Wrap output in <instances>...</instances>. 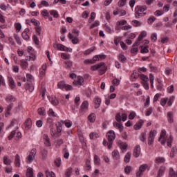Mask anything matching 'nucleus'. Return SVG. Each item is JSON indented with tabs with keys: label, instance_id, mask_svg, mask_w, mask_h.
Returning a JSON list of instances; mask_svg holds the SVG:
<instances>
[{
	"label": "nucleus",
	"instance_id": "0eeeda50",
	"mask_svg": "<svg viewBox=\"0 0 177 177\" xmlns=\"http://www.w3.org/2000/svg\"><path fill=\"white\" fill-rule=\"evenodd\" d=\"M57 88H59V89H65V91H71V89H73V86H71V85L66 84L63 81L58 82Z\"/></svg>",
	"mask_w": 177,
	"mask_h": 177
},
{
	"label": "nucleus",
	"instance_id": "412c9836",
	"mask_svg": "<svg viewBox=\"0 0 177 177\" xmlns=\"http://www.w3.org/2000/svg\"><path fill=\"white\" fill-rule=\"evenodd\" d=\"M19 66L22 70H27V68L28 67V62L25 59H21L19 61Z\"/></svg>",
	"mask_w": 177,
	"mask_h": 177
},
{
	"label": "nucleus",
	"instance_id": "2f4dec72",
	"mask_svg": "<svg viewBox=\"0 0 177 177\" xmlns=\"http://www.w3.org/2000/svg\"><path fill=\"white\" fill-rule=\"evenodd\" d=\"M15 166L19 168L20 167V156L19 154H17L15 156Z\"/></svg>",
	"mask_w": 177,
	"mask_h": 177
},
{
	"label": "nucleus",
	"instance_id": "a878e982",
	"mask_svg": "<svg viewBox=\"0 0 177 177\" xmlns=\"http://www.w3.org/2000/svg\"><path fill=\"white\" fill-rule=\"evenodd\" d=\"M113 127L114 128H116V129H118L120 132H122L124 130V126H122V124L115 122H113Z\"/></svg>",
	"mask_w": 177,
	"mask_h": 177
},
{
	"label": "nucleus",
	"instance_id": "6e6552de",
	"mask_svg": "<svg viewBox=\"0 0 177 177\" xmlns=\"http://www.w3.org/2000/svg\"><path fill=\"white\" fill-rule=\"evenodd\" d=\"M156 135H157V131L156 130H151L149 132V136L148 138V145L149 146H151V145L154 143V138H156Z\"/></svg>",
	"mask_w": 177,
	"mask_h": 177
},
{
	"label": "nucleus",
	"instance_id": "4d7b16f0",
	"mask_svg": "<svg viewBox=\"0 0 177 177\" xmlns=\"http://www.w3.org/2000/svg\"><path fill=\"white\" fill-rule=\"evenodd\" d=\"M127 20L125 19H122V20H120V21H118L116 22L117 24V26H125V24H127Z\"/></svg>",
	"mask_w": 177,
	"mask_h": 177
},
{
	"label": "nucleus",
	"instance_id": "a19ab883",
	"mask_svg": "<svg viewBox=\"0 0 177 177\" xmlns=\"http://www.w3.org/2000/svg\"><path fill=\"white\" fill-rule=\"evenodd\" d=\"M169 177H177V172L174 171V169L171 167L169 173Z\"/></svg>",
	"mask_w": 177,
	"mask_h": 177
},
{
	"label": "nucleus",
	"instance_id": "f8f14e48",
	"mask_svg": "<svg viewBox=\"0 0 177 177\" xmlns=\"http://www.w3.org/2000/svg\"><path fill=\"white\" fill-rule=\"evenodd\" d=\"M97 66L98 71H100L101 75L106 73L107 68L106 67V64L104 62H100V64H97Z\"/></svg>",
	"mask_w": 177,
	"mask_h": 177
},
{
	"label": "nucleus",
	"instance_id": "4c0bfd02",
	"mask_svg": "<svg viewBox=\"0 0 177 177\" xmlns=\"http://www.w3.org/2000/svg\"><path fill=\"white\" fill-rule=\"evenodd\" d=\"M37 111H38V114L39 115H45V114H46V111L45 110V108H44V107L39 108Z\"/></svg>",
	"mask_w": 177,
	"mask_h": 177
},
{
	"label": "nucleus",
	"instance_id": "79ce46f5",
	"mask_svg": "<svg viewBox=\"0 0 177 177\" xmlns=\"http://www.w3.org/2000/svg\"><path fill=\"white\" fill-rule=\"evenodd\" d=\"M140 78L142 82H149V77L145 75H140Z\"/></svg>",
	"mask_w": 177,
	"mask_h": 177
},
{
	"label": "nucleus",
	"instance_id": "1a4fd4ad",
	"mask_svg": "<svg viewBox=\"0 0 177 177\" xmlns=\"http://www.w3.org/2000/svg\"><path fill=\"white\" fill-rule=\"evenodd\" d=\"M147 168H149V165H147V164H143V165H140L139 167V171L136 173V176L141 177L143 172H145V171H146V169H147Z\"/></svg>",
	"mask_w": 177,
	"mask_h": 177
},
{
	"label": "nucleus",
	"instance_id": "774afa93",
	"mask_svg": "<svg viewBox=\"0 0 177 177\" xmlns=\"http://www.w3.org/2000/svg\"><path fill=\"white\" fill-rule=\"evenodd\" d=\"M154 21H156V18L154 17H150L148 19V24H153V23H154Z\"/></svg>",
	"mask_w": 177,
	"mask_h": 177
},
{
	"label": "nucleus",
	"instance_id": "9b49d317",
	"mask_svg": "<svg viewBox=\"0 0 177 177\" xmlns=\"http://www.w3.org/2000/svg\"><path fill=\"white\" fill-rule=\"evenodd\" d=\"M127 118H128V116L126 113H118L115 115V120L118 121V122H121V121H127Z\"/></svg>",
	"mask_w": 177,
	"mask_h": 177
},
{
	"label": "nucleus",
	"instance_id": "c03bdc74",
	"mask_svg": "<svg viewBox=\"0 0 177 177\" xmlns=\"http://www.w3.org/2000/svg\"><path fill=\"white\" fill-rule=\"evenodd\" d=\"M140 52L141 53H149V46H142Z\"/></svg>",
	"mask_w": 177,
	"mask_h": 177
},
{
	"label": "nucleus",
	"instance_id": "f257e3e1",
	"mask_svg": "<svg viewBox=\"0 0 177 177\" xmlns=\"http://www.w3.org/2000/svg\"><path fill=\"white\" fill-rule=\"evenodd\" d=\"M159 142H160L161 145H165L167 142V146L171 147L172 146V136H169V138H167V131L163 129L161 131L160 137L158 139Z\"/></svg>",
	"mask_w": 177,
	"mask_h": 177
},
{
	"label": "nucleus",
	"instance_id": "473e14b6",
	"mask_svg": "<svg viewBox=\"0 0 177 177\" xmlns=\"http://www.w3.org/2000/svg\"><path fill=\"white\" fill-rule=\"evenodd\" d=\"M49 13H50V16L55 17V19H57V17H59V12H57V11L55 10H50Z\"/></svg>",
	"mask_w": 177,
	"mask_h": 177
},
{
	"label": "nucleus",
	"instance_id": "603ef678",
	"mask_svg": "<svg viewBox=\"0 0 177 177\" xmlns=\"http://www.w3.org/2000/svg\"><path fill=\"white\" fill-rule=\"evenodd\" d=\"M127 3V0H120L118 3L119 8H122Z\"/></svg>",
	"mask_w": 177,
	"mask_h": 177
},
{
	"label": "nucleus",
	"instance_id": "58836bf2",
	"mask_svg": "<svg viewBox=\"0 0 177 177\" xmlns=\"http://www.w3.org/2000/svg\"><path fill=\"white\" fill-rule=\"evenodd\" d=\"M124 162H129L131 161V152H128L125 156H124Z\"/></svg>",
	"mask_w": 177,
	"mask_h": 177
},
{
	"label": "nucleus",
	"instance_id": "bb28decb",
	"mask_svg": "<svg viewBox=\"0 0 177 177\" xmlns=\"http://www.w3.org/2000/svg\"><path fill=\"white\" fill-rule=\"evenodd\" d=\"M167 120L170 124H172V122H174V113L172 112L167 113Z\"/></svg>",
	"mask_w": 177,
	"mask_h": 177
},
{
	"label": "nucleus",
	"instance_id": "13d9d810",
	"mask_svg": "<svg viewBox=\"0 0 177 177\" xmlns=\"http://www.w3.org/2000/svg\"><path fill=\"white\" fill-rule=\"evenodd\" d=\"M61 57L65 60H68V59H70V55L63 53L61 54Z\"/></svg>",
	"mask_w": 177,
	"mask_h": 177
},
{
	"label": "nucleus",
	"instance_id": "09e8293b",
	"mask_svg": "<svg viewBox=\"0 0 177 177\" xmlns=\"http://www.w3.org/2000/svg\"><path fill=\"white\" fill-rule=\"evenodd\" d=\"M71 174H73V168L69 167L66 169V171L65 173L66 176L70 177L71 176Z\"/></svg>",
	"mask_w": 177,
	"mask_h": 177
},
{
	"label": "nucleus",
	"instance_id": "e433bc0d",
	"mask_svg": "<svg viewBox=\"0 0 177 177\" xmlns=\"http://www.w3.org/2000/svg\"><path fill=\"white\" fill-rule=\"evenodd\" d=\"M46 177H56V174L53 173V171H50L49 170H46L45 171Z\"/></svg>",
	"mask_w": 177,
	"mask_h": 177
},
{
	"label": "nucleus",
	"instance_id": "bf43d9fd",
	"mask_svg": "<svg viewBox=\"0 0 177 177\" xmlns=\"http://www.w3.org/2000/svg\"><path fill=\"white\" fill-rule=\"evenodd\" d=\"M21 37L25 39V41H28V39H30V36L28 35V33L22 32Z\"/></svg>",
	"mask_w": 177,
	"mask_h": 177
},
{
	"label": "nucleus",
	"instance_id": "f3484780",
	"mask_svg": "<svg viewBox=\"0 0 177 177\" xmlns=\"http://www.w3.org/2000/svg\"><path fill=\"white\" fill-rule=\"evenodd\" d=\"M112 157L115 161H120L121 158L118 150L115 149L112 152Z\"/></svg>",
	"mask_w": 177,
	"mask_h": 177
},
{
	"label": "nucleus",
	"instance_id": "5701e85b",
	"mask_svg": "<svg viewBox=\"0 0 177 177\" xmlns=\"http://www.w3.org/2000/svg\"><path fill=\"white\" fill-rule=\"evenodd\" d=\"M68 37L69 38V39H71L72 44H73L74 45H75L78 42V37L73 35V34L71 33H69L68 35Z\"/></svg>",
	"mask_w": 177,
	"mask_h": 177
},
{
	"label": "nucleus",
	"instance_id": "37998d69",
	"mask_svg": "<svg viewBox=\"0 0 177 177\" xmlns=\"http://www.w3.org/2000/svg\"><path fill=\"white\" fill-rule=\"evenodd\" d=\"M94 164L95 165H100V158L97 155L94 156Z\"/></svg>",
	"mask_w": 177,
	"mask_h": 177
},
{
	"label": "nucleus",
	"instance_id": "9d476101",
	"mask_svg": "<svg viewBox=\"0 0 177 177\" xmlns=\"http://www.w3.org/2000/svg\"><path fill=\"white\" fill-rule=\"evenodd\" d=\"M54 48H57L58 50H63L64 52H71V48H68L66 47L64 45L61 44H55L53 45Z\"/></svg>",
	"mask_w": 177,
	"mask_h": 177
},
{
	"label": "nucleus",
	"instance_id": "ea45409f",
	"mask_svg": "<svg viewBox=\"0 0 177 177\" xmlns=\"http://www.w3.org/2000/svg\"><path fill=\"white\" fill-rule=\"evenodd\" d=\"M41 15L44 17V19H48V17H49V12H48V10H43Z\"/></svg>",
	"mask_w": 177,
	"mask_h": 177
},
{
	"label": "nucleus",
	"instance_id": "864d4df0",
	"mask_svg": "<svg viewBox=\"0 0 177 177\" xmlns=\"http://www.w3.org/2000/svg\"><path fill=\"white\" fill-rule=\"evenodd\" d=\"M55 165L57 167L62 165V159L60 158H58L55 160Z\"/></svg>",
	"mask_w": 177,
	"mask_h": 177
},
{
	"label": "nucleus",
	"instance_id": "72a5a7b5",
	"mask_svg": "<svg viewBox=\"0 0 177 177\" xmlns=\"http://www.w3.org/2000/svg\"><path fill=\"white\" fill-rule=\"evenodd\" d=\"M3 164H5V165H10L12 160L10 159H9V156H4L3 158Z\"/></svg>",
	"mask_w": 177,
	"mask_h": 177
},
{
	"label": "nucleus",
	"instance_id": "49530a36",
	"mask_svg": "<svg viewBox=\"0 0 177 177\" xmlns=\"http://www.w3.org/2000/svg\"><path fill=\"white\" fill-rule=\"evenodd\" d=\"M118 59L120 62L122 63H126L127 62V57H125V55H119Z\"/></svg>",
	"mask_w": 177,
	"mask_h": 177
},
{
	"label": "nucleus",
	"instance_id": "4be33fe9",
	"mask_svg": "<svg viewBox=\"0 0 177 177\" xmlns=\"http://www.w3.org/2000/svg\"><path fill=\"white\" fill-rule=\"evenodd\" d=\"M100 103H102V99L99 97L94 98V107L95 109H99L100 107Z\"/></svg>",
	"mask_w": 177,
	"mask_h": 177
},
{
	"label": "nucleus",
	"instance_id": "6ab92c4d",
	"mask_svg": "<svg viewBox=\"0 0 177 177\" xmlns=\"http://www.w3.org/2000/svg\"><path fill=\"white\" fill-rule=\"evenodd\" d=\"M46 72V65L44 64L42 65L41 68L39 69V77L41 80H42V78L45 77Z\"/></svg>",
	"mask_w": 177,
	"mask_h": 177
},
{
	"label": "nucleus",
	"instance_id": "7c9ffc66",
	"mask_svg": "<svg viewBox=\"0 0 177 177\" xmlns=\"http://www.w3.org/2000/svg\"><path fill=\"white\" fill-rule=\"evenodd\" d=\"M155 162L156 164H164V162H165V159L164 158H161V157H157L155 159Z\"/></svg>",
	"mask_w": 177,
	"mask_h": 177
},
{
	"label": "nucleus",
	"instance_id": "e2e57ef3",
	"mask_svg": "<svg viewBox=\"0 0 177 177\" xmlns=\"http://www.w3.org/2000/svg\"><path fill=\"white\" fill-rule=\"evenodd\" d=\"M168 102V98H162L160 100V104L161 106H165L167 104V102Z\"/></svg>",
	"mask_w": 177,
	"mask_h": 177
},
{
	"label": "nucleus",
	"instance_id": "f03ea898",
	"mask_svg": "<svg viewBox=\"0 0 177 177\" xmlns=\"http://www.w3.org/2000/svg\"><path fill=\"white\" fill-rule=\"evenodd\" d=\"M147 10V6H137L135 8V16L136 17H142L146 16L147 13L145 12Z\"/></svg>",
	"mask_w": 177,
	"mask_h": 177
},
{
	"label": "nucleus",
	"instance_id": "2eb2a0df",
	"mask_svg": "<svg viewBox=\"0 0 177 177\" xmlns=\"http://www.w3.org/2000/svg\"><path fill=\"white\" fill-rule=\"evenodd\" d=\"M43 140H44V144L46 147H50L52 144L50 143V138H49V136H48L47 134H44L43 136Z\"/></svg>",
	"mask_w": 177,
	"mask_h": 177
},
{
	"label": "nucleus",
	"instance_id": "0e129e2a",
	"mask_svg": "<svg viewBox=\"0 0 177 177\" xmlns=\"http://www.w3.org/2000/svg\"><path fill=\"white\" fill-rule=\"evenodd\" d=\"M7 102H15L16 100V98L13 97L12 95H10L6 98Z\"/></svg>",
	"mask_w": 177,
	"mask_h": 177
},
{
	"label": "nucleus",
	"instance_id": "20e7f679",
	"mask_svg": "<svg viewBox=\"0 0 177 177\" xmlns=\"http://www.w3.org/2000/svg\"><path fill=\"white\" fill-rule=\"evenodd\" d=\"M88 110H89V102L85 100L82 103L79 109V113L80 115H84L85 113H87Z\"/></svg>",
	"mask_w": 177,
	"mask_h": 177
},
{
	"label": "nucleus",
	"instance_id": "a211bd4d",
	"mask_svg": "<svg viewBox=\"0 0 177 177\" xmlns=\"http://www.w3.org/2000/svg\"><path fill=\"white\" fill-rule=\"evenodd\" d=\"M84 84V77L77 76L76 80L73 81V85H82Z\"/></svg>",
	"mask_w": 177,
	"mask_h": 177
},
{
	"label": "nucleus",
	"instance_id": "f704fd0d",
	"mask_svg": "<svg viewBox=\"0 0 177 177\" xmlns=\"http://www.w3.org/2000/svg\"><path fill=\"white\" fill-rule=\"evenodd\" d=\"M26 176L27 177H34V174H33V171H32V168L29 167V168L27 169Z\"/></svg>",
	"mask_w": 177,
	"mask_h": 177
},
{
	"label": "nucleus",
	"instance_id": "c9c22d12",
	"mask_svg": "<svg viewBox=\"0 0 177 177\" xmlns=\"http://www.w3.org/2000/svg\"><path fill=\"white\" fill-rule=\"evenodd\" d=\"M25 89L29 91V92H32L34 91V86L31 84H27L25 85Z\"/></svg>",
	"mask_w": 177,
	"mask_h": 177
},
{
	"label": "nucleus",
	"instance_id": "de8ad7c7",
	"mask_svg": "<svg viewBox=\"0 0 177 177\" xmlns=\"http://www.w3.org/2000/svg\"><path fill=\"white\" fill-rule=\"evenodd\" d=\"M132 171V167L131 166H126L124 168V172L127 175H129Z\"/></svg>",
	"mask_w": 177,
	"mask_h": 177
},
{
	"label": "nucleus",
	"instance_id": "680f3d73",
	"mask_svg": "<svg viewBox=\"0 0 177 177\" xmlns=\"http://www.w3.org/2000/svg\"><path fill=\"white\" fill-rule=\"evenodd\" d=\"M15 28L17 30V32H19L20 30H21V24L20 23L15 24Z\"/></svg>",
	"mask_w": 177,
	"mask_h": 177
},
{
	"label": "nucleus",
	"instance_id": "69168bd1",
	"mask_svg": "<svg viewBox=\"0 0 177 177\" xmlns=\"http://www.w3.org/2000/svg\"><path fill=\"white\" fill-rule=\"evenodd\" d=\"M151 41L152 42H156L157 41V35L156 33L151 35Z\"/></svg>",
	"mask_w": 177,
	"mask_h": 177
},
{
	"label": "nucleus",
	"instance_id": "3c124183",
	"mask_svg": "<svg viewBox=\"0 0 177 177\" xmlns=\"http://www.w3.org/2000/svg\"><path fill=\"white\" fill-rule=\"evenodd\" d=\"M14 38H15L17 45H21V39H20V37H19V35H14Z\"/></svg>",
	"mask_w": 177,
	"mask_h": 177
},
{
	"label": "nucleus",
	"instance_id": "6e6d98bb",
	"mask_svg": "<svg viewBox=\"0 0 177 177\" xmlns=\"http://www.w3.org/2000/svg\"><path fill=\"white\" fill-rule=\"evenodd\" d=\"M176 154V147H173L170 152V157H171V158H174Z\"/></svg>",
	"mask_w": 177,
	"mask_h": 177
},
{
	"label": "nucleus",
	"instance_id": "052dcab7",
	"mask_svg": "<svg viewBox=\"0 0 177 177\" xmlns=\"http://www.w3.org/2000/svg\"><path fill=\"white\" fill-rule=\"evenodd\" d=\"M98 26H100V22L99 21H95L94 22V24H93L91 26H90V30H92V28H95V27H98Z\"/></svg>",
	"mask_w": 177,
	"mask_h": 177
},
{
	"label": "nucleus",
	"instance_id": "dca6fc26",
	"mask_svg": "<svg viewBox=\"0 0 177 177\" xmlns=\"http://www.w3.org/2000/svg\"><path fill=\"white\" fill-rule=\"evenodd\" d=\"M133 157H135L136 158H138V157H139V156H140V145H136L133 151Z\"/></svg>",
	"mask_w": 177,
	"mask_h": 177
},
{
	"label": "nucleus",
	"instance_id": "338daca9",
	"mask_svg": "<svg viewBox=\"0 0 177 177\" xmlns=\"http://www.w3.org/2000/svg\"><path fill=\"white\" fill-rule=\"evenodd\" d=\"M135 117H136V113L132 111L130 113V114L129 115V120H133V118H135Z\"/></svg>",
	"mask_w": 177,
	"mask_h": 177
},
{
	"label": "nucleus",
	"instance_id": "39448f33",
	"mask_svg": "<svg viewBox=\"0 0 177 177\" xmlns=\"http://www.w3.org/2000/svg\"><path fill=\"white\" fill-rule=\"evenodd\" d=\"M55 126L56 128H55L53 126L51 127L50 133L52 136H55L56 133H60V132H62V123L58 122L56 123Z\"/></svg>",
	"mask_w": 177,
	"mask_h": 177
},
{
	"label": "nucleus",
	"instance_id": "aec40b11",
	"mask_svg": "<svg viewBox=\"0 0 177 177\" xmlns=\"http://www.w3.org/2000/svg\"><path fill=\"white\" fill-rule=\"evenodd\" d=\"M143 124H145V121L143 120H139L137 123L134 125L133 128L136 131H139L142 127H143Z\"/></svg>",
	"mask_w": 177,
	"mask_h": 177
},
{
	"label": "nucleus",
	"instance_id": "ddd939ff",
	"mask_svg": "<svg viewBox=\"0 0 177 177\" xmlns=\"http://www.w3.org/2000/svg\"><path fill=\"white\" fill-rule=\"evenodd\" d=\"M147 35V33L146 32V31H142L138 36V41L133 44V46H138L139 45V42H140V41H142L143 38H145Z\"/></svg>",
	"mask_w": 177,
	"mask_h": 177
},
{
	"label": "nucleus",
	"instance_id": "7ed1b4c3",
	"mask_svg": "<svg viewBox=\"0 0 177 177\" xmlns=\"http://www.w3.org/2000/svg\"><path fill=\"white\" fill-rule=\"evenodd\" d=\"M106 138L109 142L108 145V149H111L113 147V142H114V140L115 139V133L114 131L111 130L109 132L106 133Z\"/></svg>",
	"mask_w": 177,
	"mask_h": 177
},
{
	"label": "nucleus",
	"instance_id": "393cba45",
	"mask_svg": "<svg viewBox=\"0 0 177 177\" xmlns=\"http://www.w3.org/2000/svg\"><path fill=\"white\" fill-rule=\"evenodd\" d=\"M165 172V166H161L158 171L156 177H162Z\"/></svg>",
	"mask_w": 177,
	"mask_h": 177
},
{
	"label": "nucleus",
	"instance_id": "a18cd8bd",
	"mask_svg": "<svg viewBox=\"0 0 177 177\" xmlns=\"http://www.w3.org/2000/svg\"><path fill=\"white\" fill-rule=\"evenodd\" d=\"M36 59H37V57L34 54H32L30 56H26V60H28L29 62L31 60L34 62V60H36Z\"/></svg>",
	"mask_w": 177,
	"mask_h": 177
},
{
	"label": "nucleus",
	"instance_id": "423d86ee",
	"mask_svg": "<svg viewBox=\"0 0 177 177\" xmlns=\"http://www.w3.org/2000/svg\"><path fill=\"white\" fill-rule=\"evenodd\" d=\"M35 156H37V149H33L30 151L28 156L26 158L27 164H31V162L35 160Z\"/></svg>",
	"mask_w": 177,
	"mask_h": 177
},
{
	"label": "nucleus",
	"instance_id": "c756f323",
	"mask_svg": "<svg viewBox=\"0 0 177 177\" xmlns=\"http://www.w3.org/2000/svg\"><path fill=\"white\" fill-rule=\"evenodd\" d=\"M95 49H96V47H91V48L86 50L84 52V55H85V56H88V55H91V53L93 52Z\"/></svg>",
	"mask_w": 177,
	"mask_h": 177
},
{
	"label": "nucleus",
	"instance_id": "cd10ccee",
	"mask_svg": "<svg viewBox=\"0 0 177 177\" xmlns=\"http://www.w3.org/2000/svg\"><path fill=\"white\" fill-rule=\"evenodd\" d=\"M89 138L91 140H95V139H97V138H99V134L96 132H91L89 134Z\"/></svg>",
	"mask_w": 177,
	"mask_h": 177
},
{
	"label": "nucleus",
	"instance_id": "4468645a",
	"mask_svg": "<svg viewBox=\"0 0 177 177\" xmlns=\"http://www.w3.org/2000/svg\"><path fill=\"white\" fill-rule=\"evenodd\" d=\"M24 125L25 127L26 131L31 129V127H32V120H31V118L26 119L24 123Z\"/></svg>",
	"mask_w": 177,
	"mask_h": 177
},
{
	"label": "nucleus",
	"instance_id": "8fccbe9b",
	"mask_svg": "<svg viewBox=\"0 0 177 177\" xmlns=\"http://www.w3.org/2000/svg\"><path fill=\"white\" fill-rule=\"evenodd\" d=\"M131 23L134 27H140L142 26V23L138 20H133Z\"/></svg>",
	"mask_w": 177,
	"mask_h": 177
},
{
	"label": "nucleus",
	"instance_id": "c85d7f7f",
	"mask_svg": "<svg viewBox=\"0 0 177 177\" xmlns=\"http://www.w3.org/2000/svg\"><path fill=\"white\" fill-rule=\"evenodd\" d=\"M88 120L90 121V122H95V121H96V115H95L94 113H91L88 116Z\"/></svg>",
	"mask_w": 177,
	"mask_h": 177
},
{
	"label": "nucleus",
	"instance_id": "5fc2aeb1",
	"mask_svg": "<svg viewBox=\"0 0 177 177\" xmlns=\"http://www.w3.org/2000/svg\"><path fill=\"white\" fill-rule=\"evenodd\" d=\"M149 68L151 71L153 72V73H157V71H158V68H157L156 66H153L152 64H149Z\"/></svg>",
	"mask_w": 177,
	"mask_h": 177
},
{
	"label": "nucleus",
	"instance_id": "b1692460",
	"mask_svg": "<svg viewBox=\"0 0 177 177\" xmlns=\"http://www.w3.org/2000/svg\"><path fill=\"white\" fill-rule=\"evenodd\" d=\"M8 84L9 86L11 88V89H15L16 88V84H15V80H13V77H8Z\"/></svg>",
	"mask_w": 177,
	"mask_h": 177
}]
</instances>
